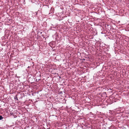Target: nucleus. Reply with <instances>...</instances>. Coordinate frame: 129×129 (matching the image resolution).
Masks as SVG:
<instances>
[{
	"instance_id": "obj_1",
	"label": "nucleus",
	"mask_w": 129,
	"mask_h": 129,
	"mask_svg": "<svg viewBox=\"0 0 129 129\" xmlns=\"http://www.w3.org/2000/svg\"><path fill=\"white\" fill-rule=\"evenodd\" d=\"M3 117L1 116H0V120H1L3 119Z\"/></svg>"
}]
</instances>
